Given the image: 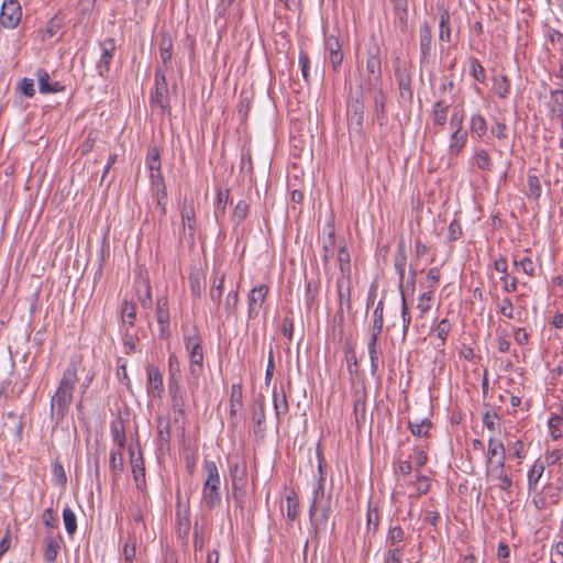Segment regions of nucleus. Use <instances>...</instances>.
<instances>
[{
    "instance_id": "nucleus-29",
    "label": "nucleus",
    "mask_w": 563,
    "mask_h": 563,
    "mask_svg": "<svg viewBox=\"0 0 563 563\" xmlns=\"http://www.w3.org/2000/svg\"><path fill=\"white\" fill-rule=\"evenodd\" d=\"M471 163L482 172H490L493 168V159L488 152L484 148H477L471 157Z\"/></svg>"
},
{
    "instance_id": "nucleus-41",
    "label": "nucleus",
    "mask_w": 563,
    "mask_h": 563,
    "mask_svg": "<svg viewBox=\"0 0 563 563\" xmlns=\"http://www.w3.org/2000/svg\"><path fill=\"white\" fill-rule=\"evenodd\" d=\"M109 468L112 475V479L117 481V478L122 474L124 468L122 450L112 451L110 453Z\"/></svg>"
},
{
    "instance_id": "nucleus-4",
    "label": "nucleus",
    "mask_w": 563,
    "mask_h": 563,
    "mask_svg": "<svg viewBox=\"0 0 563 563\" xmlns=\"http://www.w3.org/2000/svg\"><path fill=\"white\" fill-rule=\"evenodd\" d=\"M152 107L159 108L162 113H170V99L165 73L161 67L155 70V87L150 95Z\"/></svg>"
},
{
    "instance_id": "nucleus-18",
    "label": "nucleus",
    "mask_w": 563,
    "mask_h": 563,
    "mask_svg": "<svg viewBox=\"0 0 563 563\" xmlns=\"http://www.w3.org/2000/svg\"><path fill=\"white\" fill-rule=\"evenodd\" d=\"M168 391L172 398V408L179 417L185 416V402L179 382H168Z\"/></svg>"
},
{
    "instance_id": "nucleus-15",
    "label": "nucleus",
    "mask_w": 563,
    "mask_h": 563,
    "mask_svg": "<svg viewBox=\"0 0 563 563\" xmlns=\"http://www.w3.org/2000/svg\"><path fill=\"white\" fill-rule=\"evenodd\" d=\"M265 401L264 398H257L254 401L252 410V421L254 423L253 431L256 435L264 437L265 428Z\"/></svg>"
},
{
    "instance_id": "nucleus-27",
    "label": "nucleus",
    "mask_w": 563,
    "mask_h": 563,
    "mask_svg": "<svg viewBox=\"0 0 563 563\" xmlns=\"http://www.w3.org/2000/svg\"><path fill=\"white\" fill-rule=\"evenodd\" d=\"M203 472L206 473V479L203 485H211L213 487H221V478L216 462L205 460L202 464Z\"/></svg>"
},
{
    "instance_id": "nucleus-51",
    "label": "nucleus",
    "mask_w": 563,
    "mask_h": 563,
    "mask_svg": "<svg viewBox=\"0 0 563 563\" xmlns=\"http://www.w3.org/2000/svg\"><path fill=\"white\" fill-rule=\"evenodd\" d=\"M470 130L478 137H483L487 132V123L483 115L473 114L470 122Z\"/></svg>"
},
{
    "instance_id": "nucleus-12",
    "label": "nucleus",
    "mask_w": 563,
    "mask_h": 563,
    "mask_svg": "<svg viewBox=\"0 0 563 563\" xmlns=\"http://www.w3.org/2000/svg\"><path fill=\"white\" fill-rule=\"evenodd\" d=\"M146 376H147V391L153 397H162L164 393L163 385V376L158 369V367L154 364H150L146 366Z\"/></svg>"
},
{
    "instance_id": "nucleus-44",
    "label": "nucleus",
    "mask_w": 563,
    "mask_h": 563,
    "mask_svg": "<svg viewBox=\"0 0 563 563\" xmlns=\"http://www.w3.org/2000/svg\"><path fill=\"white\" fill-rule=\"evenodd\" d=\"M406 541V532L405 530L399 526H390L386 539H385V545H400L405 544Z\"/></svg>"
},
{
    "instance_id": "nucleus-9",
    "label": "nucleus",
    "mask_w": 563,
    "mask_h": 563,
    "mask_svg": "<svg viewBox=\"0 0 563 563\" xmlns=\"http://www.w3.org/2000/svg\"><path fill=\"white\" fill-rule=\"evenodd\" d=\"M325 49L329 53V60L334 71H339L343 62L342 44L334 35H329L324 41Z\"/></svg>"
},
{
    "instance_id": "nucleus-54",
    "label": "nucleus",
    "mask_w": 563,
    "mask_h": 563,
    "mask_svg": "<svg viewBox=\"0 0 563 563\" xmlns=\"http://www.w3.org/2000/svg\"><path fill=\"white\" fill-rule=\"evenodd\" d=\"M551 112L563 117V90H553L550 95Z\"/></svg>"
},
{
    "instance_id": "nucleus-47",
    "label": "nucleus",
    "mask_w": 563,
    "mask_h": 563,
    "mask_svg": "<svg viewBox=\"0 0 563 563\" xmlns=\"http://www.w3.org/2000/svg\"><path fill=\"white\" fill-rule=\"evenodd\" d=\"M203 373V365L189 364L187 384L190 391L194 394L199 387V377Z\"/></svg>"
},
{
    "instance_id": "nucleus-11",
    "label": "nucleus",
    "mask_w": 563,
    "mask_h": 563,
    "mask_svg": "<svg viewBox=\"0 0 563 563\" xmlns=\"http://www.w3.org/2000/svg\"><path fill=\"white\" fill-rule=\"evenodd\" d=\"M115 49V41L112 37L106 38L101 43V57L100 60L97 64L98 73L100 76L106 77V75L110 70V64L113 58Z\"/></svg>"
},
{
    "instance_id": "nucleus-23",
    "label": "nucleus",
    "mask_w": 563,
    "mask_h": 563,
    "mask_svg": "<svg viewBox=\"0 0 563 563\" xmlns=\"http://www.w3.org/2000/svg\"><path fill=\"white\" fill-rule=\"evenodd\" d=\"M273 404L276 420L280 422L282 417H284L289 409L286 393L283 388L280 390H277L276 387L273 389Z\"/></svg>"
},
{
    "instance_id": "nucleus-55",
    "label": "nucleus",
    "mask_w": 563,
    "mask_h": 563,
    "mask_svg": "<svg viewBox=\"0 0 563 563\" xmlns=\"http://www.w3.org/2000/svg\"><path fill=\"white\" fill-rule=\"evenodd\" d=\"M470 75L481 84H484L486 80L485 68L482 66L481 62L475 57H472L470 59Z\"/></svg>"
},
{
    "instance_id": "nucleus-38",
    "label": "nucleus",
    "mask_w": 563,
    "mask_h": 563,
    "mask_svg": "<svg viewBox=\"0 0 563 563\" xmlns=\"http://www.w3.org/2000/svg\"><path fill=\"white\" fill-rule=\"evenodd\" d=\"M229 196H230L229 189L219 190L217 194L213 213H214V218L218 223H220L221 220L225 216V209H227V205L229 201Z\"/></svg>"
},
{
    "instance_id": "nucleus-16",
    "label": "nucleus",
    "mask_w": 563,
    "mask_h": 563,
    "mask_svg": "<svg viewBox=\"0 0 563 563\" xmlns=\"http://www.w3.org/2000/svg\"><path fill=\"white\" fill-rule=\"evenodd\" d=\"M353 413L356 427L361 429L366 420V393L364 389L355 390L353 395Z\"/></svg>"
},
{
    "instance_id": "nucleus-3",
    "label": "nucleus",
    "mask_w": 563,
    "mask_h": 563,
    "mask_svg": "<svg viewBox=\"0 0 563 563\" xmlns=\"http://www.w3.org/2000/svg\"><path fill=\"white\" fill-rule=\"evenodd\" d=\"M360 88L363 93L382 88V60L378 46L368 48L365 74L362 75Z\"/></svg>"
},
{
    "instance_id": "nucleus-34",
    "label": "nucleus",
    "mask_w": 563,
    "mask_h": 563,
    "mask_svg": "<svg viewBox=\"0 0 563 563\" xmlns=\"http://www.w3.org/2000/svg\"><path fill=\"white\" fill-rule=\"evenodd\" d=\"M338 261L342 278H345L350 284L351 279V257L345 245H340L338 249Z\"/></svg>"
},
{
    "instance_id": "nucleus-53",
    "label": "nucleus",
    "mask_w": 563,
    "mask_h": 563,
    "mask_svg": "<svg viewBox=\"0 0 563 563\" xmlns=\"http://www.w3.org/2000/svg\"><path fill=\"white\" fill-rule=\"evenodd\" d=\"M242 389L240 385H233L230 395V416L236 415L239 408L242 407Z\"/></svg>"
},
{
    "instance_id": "nucleus-5",
    "label": "nucleus",
    "mask_w": 563,
    "mask_h": 563,
    "mask_svg": "<svg viewBox=\"0 0 563 563\" xmlns=\"http://www.w3.org/2000/svg\"><path fill=\"white\" fill-rule=\"evenodd\" d=\"M269 292L267 285H260L253 287L247 294V319L255 320L261 312V309Z\"/></svg>"
},
{
    "instance_id": "nucleus-58",
    "label": "nucleus",
    "mask_w": 563,
    "mask_h": 563,
    "mask_svg": "<svg viewBox=\"0 0 563 563\" xmlns=\"http://www.w3.org/2000/svg\"><path fill=\"white\" fill-rule=\"evenodd\" d=\"M63 519L67 533L73 536L77 530V518L75 512L69 507L64 508Z\"/></svg>"
},
{
    "instance_id": "nucleus-60",
    "label": "nucleus",
    "mask_w": 563,
    "mask_h": 563,
    "mask_svg": "<svg viewBox=\"0 0 563 563\" xmlns=\"http://www.w3.org/2000/svg\"><path fill=\"white\" fill-rule=\"evenodd\" d=\"M378 339L371 338L367 344L368 355L371 360V373L374 376L378 371V352H377Z\"/></svg>"
},
{
    "instance_id": "nucleus-26",
    "label": "nucleus",
    "mask_w": 563,
    "mask_h": 563,
    "mask_svg": "<svg viewBox=\"0 0 563 563\" xmlns=\"http://www.w3.org/2000/svg\"><path fill=\"white\" fill-rule=\"evenodd\" d=\"M223 284H224V274H220L219 272H214V276L212 279V285L210 287L209 297L212 302L217 307V311H219V306L223 296Z\"/></svg>"
},
{
    "instance_id": "nucleus-52",
    "label": "nucleus",
    "mask_w": 563,
    "mask_h": 563,
    "mask_svg": "<svg viewBox=\"0 0 563 563\" xmlns=\"http://www.w3.org/2000/svg\"><path fill=\"white\" fill-rule=\"evenodd\" d=\"M152 184L156 188L157 207L159 208L161 213L163 216H165L166 212H167V210H166V206H167V189H166L165 181H157V183H152Z\"/></svg>"
},
{
    "instance_id": "nucleus-10",
    "label": "nucleus",
    "mask_w": 563,
    "mask_h": 563,
    "mask_svg": "<svg viewBox=\"0 0 563 563\" xmlns=\"http://www.w3.org/2000/svg\"><path fill=\"white\" fill-rule=\"evenodd\" d=\"M156 320L159 325V332L162 338L169 336V308L167 297L162 296L156 300Z\"/></svg>"
},
{
    "instance_id": "nucleus-7",
    "label": "nucleus",
    "mask_w": 563,
    "mask_h": 563,
    "mask_svg": "<svg viewBox=\"0 0 563 563\" xmlns=\"http://www.w3.org/2000/svg\"><path fill=\"white\" fill-rule=\"evenodd\" d=\"M364 103L356 99L352 102L347 111V121H349V132L350 134H355L357 136L363 135V125H364Z\"/></svg>"
},
{
    "instance_id": "nucleus-39",
    "label": "nucleus",
    "mask_w": 563,
    "mask_h": 563,
    "mask_svg": "<svg viewBox=\"0 0 563 563\" xmlns=\"http://www.w3.org/2000/svg\"><path fill=\"white\" fill-rule=\"evenodd\" d=\"M544 463L540 460H537L532 465L531 470L528 472V489L529 492H536L538 488V483L544 473Z\"/></svg>"
},
{
    "instance_id": "nucleus-20",
    "label": "nucleus",
    "mask_w": 563,
    "mask_h": 563,
    "mask_svg": "<svg viewBox=\"0 0 563 563\" xmlns=\"http://www.w3.org/2000/svg\"><path fill=\"white\" fill-rule=\"evenodd\" d=\"M43 542H44V560L47 563L55 562L57 559L59 549H60L62 537L60 536H57V537L47 536Z\"/></svg>"
},
{
    "instance_id": "nucleus-24",
    "label": "nucleus",
    "mask_w": 563,
    "mask_h": 563,
    "mask_svg": "<svg viewBox=\"0 0 563 563\" xmlns=\"http://www.w3.org/2000/svg\"><path fill=\"white\" fill-rule=\"evenodd\" d=\"M181 222L184 229L188 228L190 239H194L195 234V207L192 201L184 200V205L180 211Z\"/></svg>"
},
{
    "instance_id": "nucleus-57",
    "label": "nucleus",
    "mask_w": 563,
    "mask_h": 563,
    "mask_svg": "<svg viewBox=\"0 0 563 563\" xmlns=\"http://www.w3.org/2000/svg\"><path fill=\"white\" fill-rule=\"evenodd\" d=\"M168 382H179L181 369L179 360L175 353H170L168 356Z\"/></svg>"
},
{
    "instance_id": "nucleus-43",
    "label": "nucleus",
    "mask_w": 563,
    "mask_h": 563,
    "mask_svg": "<svg viewBox=\"0 0 563 563\" xmlns=\"http://www.w3.org/2000/svg\"><path fill=\"white\" fill-rule=\"evenodd\" d=\"M543 492L551 505H558L563 493V479H559L556 483H548L543 487Z\"/></svg>"
},
{
    "instance_id": "nucleus-22",
    "label": "nucleus",
    "mask_w": 563,
    "mask_h": 563,
    "mask_svg": "<svg viewBox=\"0 0 563 563\" xmlns=\"http://www.w3.org/2000/svg\"><path fill=\"white\" fill-rule=\"evenodd\" d=\"M330 229L328 232V236L323 239L322 242V261L324 266L330 262L334 256L335 251V231L334 227L331 222L327 224Z\"/></svg>"
},
{
    "instance_id": "nucleus-64",
    "label": "nucleus",
    "mask_w": 563,
    "mask_h": 563,
    "mask_svg": "<svg viewBox=\"0 0 563 563\" xmlns=\"http://www.w3.org/2000/svg\"><path fill=\"white\" fill-rule=\"evenodd\" d=\"M495 89L499 98L506 99L510 92V81L506 75L495 80Z\"/></svg>"
},
{
    "instance_id": "nucleus-36",
    "label": "nucleus",
    "mask_w": 563,
    "mask_h": 563,
    "mask_svg": "<svg viewBox=\"0 0 563 563\" xmlns=\"http://www.w3.org/2000/svg\"><path fill=\"white\" fill-rule=\"evenodd\" d=\"M467 141V132L466 131H454L451 135V141L449 145V154L450 156H457L463 147L465 146Z\"/></svg>"
},
{
    "instance_id": "nucleus-45",
    "label": "nucleus",
    "mask_w": 563,
    "mask_h": 563,
    "mask_svg": "<svg viewBox=\"0 0 563 563\" xmlns=\"http://www.w3.org/2000/svg\"><path fill=\"white\" fill-rule=\"evenodd\" d=\"M405 544L385 545L384 563H402Z\"/></svg>"
},
{
    "instance_id": "nucleus-46",
    "label": "nucleus",
    "mask_w": 563,
    "mask_h": 563,
    "mask_svg": "<svg viewBox=\"0 0 563 563\" xmlns=\"http://www.w3.org/2000/svg\"><path fill=\"white\" fill-rule=\"evenodd\" d=\"M432 428V422L426 418L419 422L409 421L408 429L412 433V435L418 438H428L429 431Z\"/></svg>"
},
{
    "instance_id": "nucleus-28",
    "label": "nucleus",
    "mask_w": 563,
    "mask_h": 563,
    "mask_svg": "<svg viewBox=\"0 0 563 563\" xmlns=\"http://www.w3.org/2000/svg\"><path fill=\"white\" fill-rule=\"evenodd\" d=\"M202 501L208 509H213L221 504V492L220 487H213L211 485H203L202 487Z\"/></svg>"
},
{
    "instance_id": "nucleus-1",
    "label": "nucleus",
    "mask_w": 563,
    "mask_h": 563,
    "mask_svg": "<svg viewBox=\"0 0 563 563\" xmlns=\"http://www.w3.org/2000/svg\"><path fill=\"white\" fill-rule=\"evenodd\" d=\"M78 382L75 365H69L63 373L55 394L51 398L49 416L51 421L58 426L67 416L74 399V391Z\"/></svg>"
},
{
    "instance_id": "nucleus-49",
    "label": "nucleus",
    "mask_w": 563,
    "mask_h": 563,
    "mask_svg": "<svg viewBox=\"0 0 563 563\" xmlns=\"http://www.w3.org/2000/svg\"><path fill=\"white\" fill-rule=\"evenodd\" d=\"M184 343L189 354L202 351V340L197 329H194L191 334H185Z\"/></svg>"
},
{
    "instance_id": "nucleus-19",
    "label": "nucleus",
    "mask_w": 563,
    "mask_h": 563,
    "mask_svg": "<svg viewBox=\"0 0 563 563\" xmlns=\"http://www.w3.org/2000/svg\"><path fill=\"white\" fill-rule=\"evenodd\" d=\"M373 110L375 119L377 120L378 124L383 126L386 123V110H385V103H386V97L383 91V89L373 90Z\"/></svg>"
},
{
    "instance_id": "nucleus-32",
    "label": "nucleus",
    "mask_w": 563,
    "mask_h": 563,
    "mask_svg": "<svg viewBox=\"0 0 563 563\" xmlns=\"http://www.w3.org/2000/svg\"><path fill=\"white\" fill-rule=\"evenodd\" d=\"M384 325V301L379 300L373 313V324L371 327V338L379 339Z\"/></svg>"
},
{
    "instance_id": "nucleus-40",
    "label": "nucleus",
    "mask_w": 563,
    "mask_h": 563,
    "mask_svg": "<svg viewBox=\"0 0 563 563\" xmlns=\"http://www.w3.org/2000/svg\"><path fill=\"white\" fill-rule=\"evenodd\" d=\"M122 325L129 328L134 325L136 319V308L132 301L123 300L121 306Z\"/></svg>"
},
{
    "instance_id": "nucleus-62",
    "label": "nucleus",
    "mask_w": 563,
    "mask_h": 563,
    "mask_svg": "<svg viewBox=\"0 0 563 563\" xmlns=\"http://www.w3.org/2000/svg\"><path fill=\"white\" fill-rule=\"evenodd\" d=\"M247 214H249V205L246 203V201L240 200L233 209L232 221L236 225H239L246 219Z\"/></svg>"
},
{
    "instance_id": "nucleus-61",
    "label": "nucleus",
    "mask_w": 563,
    "mask_h": 563,
    "mask_svg": "<svg viewBox=\"0 0 563 563\" xmlns=\"http://www.w3.org/2000/svg\"><path fill=\"white\" fill-rule=\"evenodd\" d=\"M439 27H440V33H439L440 40L450 42V38H451L450 14L446 10L443 11L440 15Z\"/></svg>"
},
{
    "instance_id": "nucleus-25",
    "label": "nucleus",
    "mask_w": 563,
    "mask_h": 563,
    "mask_svg": "<svg viewBox=\"0 0 563 563\" xmlns=\"http://www.w3.org/2000/svg\"><path fill=\"white\" fill-rule=\"evenodd\" d=\"M419 37L421 59L424 60L429 57L432 46V31L428 22L421 24Z\"/></svg>"
},
{
    "instance_id": "nucleus-42",
    "label": "nucleus",
    "mask_w": 563,
    "mask_h": 563,
    "mask_svg": "<svg viewBox=\"0 0 563 563\" xmlns=\"http://www.w3.org/2000/svg\"><path fill=\"white\" fill-rule=\"evenodd\" d=\"M232 488H238L236 484L246 483L247 468L245 462H235L230 466Z\"/></svg>"
},
{
    "instance_id": "nucleus-17",
    "label": "nucleus",
    "mask_w": 563,
    "mask_h": 563,
    "mask_svg": "<svg viewBox=\"0 0 563 563\" xmlns=\"http://www.w3.org/2000/svg\"><path fill=\"white\" fill-rule=\"evenodd\" d=\"M318 512L314 514V516L309 515L310 522L312 528L314 529L316 533H319L320 531H323L327 529L328 520L331 512V506L329 499L324 501V504H319Z\"/></svg>"
},
{
    "instance_id": "nucleus-56",
    "label": "nucleus",
    "mask_w": 563,
    "mask_h": 563,
    "mask_svg": "<svg viewBox=\"0 0 563 563\" xmlns=\"http://www.w3.org/2000/svg\"><path fill=\"white\" fill-rule=\"evenodd\" d=\"M395 10L397 15L396 22L398 23L401 32L405 33L408 29V11L406 2L402 4L400 1H398L395 5Z\"/></svg>"
},
{
    "instance_id": "nucleus-48",
    "label": "nucleus",
    "mask_w": 563,
    "mask_h": 563,
    "mask_svg": "<svg viewBox=\"0 0 563 563\" xmlns=\"http://www.w3.org/2000/svg\"><path fill=\"white\" fill-rule=\"evenodd\" d=\"M450 106L443 100H439L433 104L432 119L438 125H444L448 118V111Z\"/></svg>"
},
{
    "instance_id": "nucleus-63",
    "label": "nucleus",
    "mask_w": 563,
    "mask_h": 563,
    "mask_svg": "<svg viewBox=\"0 0 563 563\" xmlns=\"http://www.w3.org/2000/svg\"><path fill=\"white\" fill-rule=\"evenodd\" d=\"M528 197L538 200L541 196L540 179L536 175H528Z\"/></svg>"
},
{
    "instance_id": "nucleus-33",
    "label": "nucleus",
    "mask_w": 563,
    "mask_h": 563,
    "mask_svg": "<svg viewBox=\"0 0 563 563\" xmlns=\"http://www.w3.org/2000/svg\"><path fill=\"white\" fill-rule=\"evenodd\" d=\"M406 263H407L406 245H405L404 240H401L398 243L397 252H396L395 260H394V266L399 276L400 285L402 284L404 278H405Z\"/></svg>"
},
{
    "instance_id": "nucleus-2",
    "label": "nucleus",
    "mask_w": 563,
    "mask_h": 563,
    "mask_svg": "<svg viewBox=\"0 0 563 563\" xmlns=\"http://www.w3.org/2000/svg\"><path fill=\"white\" fill-rule=\"evenodd\" d=\"M487 472L497 481V486L505 492L512 487V479L505 473L506 449L501 441L494 438L488 440L487 448Z\"/></svg>"
},
{
    "instance_id": "nucleus-59",
    "label": "nucleus",
    "mask_w": 563,
    "mask_h": 563,
    "mask_svg": "<svg viewBox=\"0 0 563 563\" xmlns=\"http://www.w3.org/2000/svg\"><path fill=\"white\" fill-rule=\"evenodd\" d=\"M238 302H239V292L236 290H232L227 295L224 309L227 312V317L238 316Z\"/></svg>"
},
{
    "instance_id": "nucleus-50",
    "label": "nucleus",
    "mask_w": 563,
    "mask_h": 563,
    "mask_svg": "<svg viewBox=\"0 0 563 563\" xmlns=\"http://www.w3.org/2000/svg\"><path fill=\"white\" fill-rule=\"evenodd\" d=\"M512 264L517 269H521L525 274H527L530 277H533L536 275V264L529 256H523L522 258L515 256Z\"/></svg>"
},
{
    "instance_id": "nucleus-13",
    "label": "nucleus",
    "mask_w": 563,
    "mask_h": 563,
    "mask_svg": "<svg viewBox=\"0 0 563 563\" xmlns=\"http://www.w3.org/2000/svg\"><path fill=\"white\" fill-rule=\"evenodd\" d=\"M318 460H319V479L313 489L312 501L309 508V515L314 516L318 512L319 504H324V476H323V467H322V456L321 452L318 451Z\"/></svg>"
},
{
    "instance_id": "nucleus-37",
    "label": "nucleus",
    "mask_w": 563,
    "mask_h": 563,
    "mask_svg": "<svg viewBox=\"0 0 563 563\" xmlns=\"http://www.w3.org/2000/svg\"><path fill=\"white\" fill-rule=\"evenodd\" d=\"M111 437L114 443L118 444L119 450L125 448L126 438H125V427L123 420H115L111 422L110 426Z\"/></svg>"
},
{
    "instance_id": "nucleus-35",
    "label": "nucleus",
    "mask_w": 563,
    "mask_h": 563,
    "mask_svg": "<svg viewBox=\"0 0 563 563\" xmlns=\"http://www.w3.org/2000/svg\"><path fill=\"white\" fill-rule=\"evenodd\" d=\"M189 288L195 298H201L205 287V277L201 271L195 269L188 277Z\"/></svg>"
},
{
    "instance_id": "nucleus-14",
    "label": "nucleus",
    "mask_w": 563,
    "mask_h": 563,
    "mask_svg": "<svg viewBox=\"0 0 563 563\" xmlns=\"http://www.w3.org/2000/svg\"><path fill=\"white\" fill-rule=\"evenodd\" d=\"M146 166L150 169L152 183L164 181L161 170V152L156 146L150 147L146 153Z\"/></svg>"
},
{
    "instance_id": "nucleus-6",
    "label": "nucleus",
    "mask_w": 563,
    "mask_h": 563,
    "mask_svg": "<svg viewBox=\"0 0 563 563\" xmlns=\"http://www.w3.org/2000/svg\"><path fill=\"white\" fill-rule=\"evenodd\" d=\"M395 78L399 87L400 98L408 102L412 101L413 91L411 89V74L406 63L396 62Z\"/></svg>"
},
{
    "instance_id": "nucleus-31",
    "label": "nucleus",
    "mask_w": 563,
    "mask_h": 563,
    "mask_svg": "<svg viewBox=\"0 0 563 563\" xmlns=\"http://www.w3.org/2000/svg\"><path fill=\"white\" fill-rule=\"evenodd\" d=\"M159 55L164 66L170 63L173 57V40L169 33L162 32L159 38Z\"/></svg>"
},
{
    "instance_id": "nucleus-30",
    "label": "nucleus",
    "mask_w": 563,
    "mask_h": 563,
    "mask_svg": "<svg viewBox=\"0 0 563 563\" xmlns=\"http://www.w3.org/2000/svg\"><path fill=\"white\" fill-rule=\"evenodd\" d=\"M130 464L132 473L136 483L145 481V467L142 452L135 455L134 451L130 448Z\"/></svg>"
},
{
    "instance_id": "nucleus-8",
    "label": "nucleus",
    "mask_w": 563,
    "mask_h": 563,
    "mask_svg": "<svg viewBox=\"0 0 563 563\" xmlns=\"http://www.w3.org/2000/svg\"><path fill=\"white\" fill-rule=\"evenodd\" d=\"M22 18L21 5L18 0H4L1 8V23L4 27H15Z\"/></svg>"
},
{
    "instance_id": "nucleus-21",
    "label": "nucleus",
    "mask_w": 563,
    "mask_h": 563,
    "mask_svg": "<svg viewBox=\"0 0 563 563\" xmlns=\"http://www.w3.org/2000/svg\"><path fill=\"white\" fill-rule=\"evenodd\" d=\"M38 80V89L41 93L59 92L64 90V87L59 82H51L49 75L45 69H37L36 71Z\"/></svg>"
}]
</instances>
